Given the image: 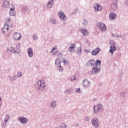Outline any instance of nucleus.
<instances>
[{
	"label": "nucleus",
	"instance_id": "obj_1",
	"mask_svg": "<svg viewBox=\"0 0 128 128\" xmlns=\"http://www.w3.org/2000/svg\"><path fill=\"white\" fill-rule=\"evenodd\" d=\"M46 88V83L44 80H38L37 82V90L38 92H42Z\"/></svg>",
	"mask_w": 128,
	"mask_h": 128
},
{
	"label": "nucleus",
	"instance_id": "obj_2",
	"mask_svg": "<svg viewBox=\"0 0 128 128\" xmlns=\"http://www.w3.org/2000/svg\"><path fill=\"white\" fill-rule=\"evenodd\" d=\"M94 114H98V112H102L104 110V107L102 104H98L94 106Z\"/></svg>",
	"mask_w": 128,
	"mask_h": 128
},
{
	"label": "nucleus",
	"instance_id": "obj_3",
	"mask_svg": "<svg viewBox=\"0 0 128 128\" xmlns=\"http://www.w3.org/2000/svg\"><path fill=\"white\" fill-rule=\"evenodd\" d=\"M110 44H111L110 46V50H109V52L112 54H114V50H116V43L114 42V41L111 40L110 42Z\"/></svg>",
	"mask_w": 128,
	"mask_h": 128
},
{
	"label": "nucleus",
	"instance_id": "obj_4",
	"mask_svg": "<svg viewBox=\"0 0 128 128\" xmlns=\"http://www.w3.org/2000/svg\"><path fill=\"white\" fill-rule=\"evenodd\" d=\"M98 122H100V120H98V118L96 117H94L91 120L92 126H93L94 128H98L100 126Z\"/></svg>",
	"mask_w": 128,
	"mask_h": 128
},
{
	"label": "nucleus",
	"instance_id": "obj_5",
	"mask_svg": "<svg viewBox=\"0 0 128 128\" xmlns=\"http://www.w3.org/2000/svg\"><path fill=\"white\" fill-rule=\"evenodd\" d=\"M96 26L100 28V29L102 32H106V26L104 24L101 22H98Z\"/></svg>",
	"mask_w": 128,
	"mask_h": 128
},
{
	"label": "nucleus",
	"instance_id": "obj_6",
	"mask_svg": "<svg viewBox=\"0 0 128 128\" xmlns=\"http://www.w3.org/2000/svg\"><path fill=\"white\" fill-rule=\"evenodd\" d=\"M100 72V66L98 67L97 66H94L92 68V74H96Z\"/></svg>",
	"mask_w": 128,
	"mask_h": 128
},
{
	"label": "nucleus",
	"instance_id": "obj_7",
	"mask_svg": "<svg viewBox=\"0 0 128 128\" xmlns=\"http://www.w3.org/2000/svg\"><path fill=\"white\" fill-rule=\"evenodd\" d=\"M20 122L22 124H26L28 122V119L26 118L24 116H20L18 118Z\"/></svg>",
	"mask_w": 128,
	"mask_h": 128
},
{
	"label": "nucleus",
	"instance_id": "obj_8",
	"mask_svg": "<svg viewBox=\"0 0 128 128\" xmlns=\"http://www.w3.org/2000/svg\"><path fill=\"white\" fill-rule=\"evenodd\" d=\"M58 16L62 20H66V16L62 11H60L58 14Z\"/></svg>",
	"mask_w": 128,
	"mask_h": 128
},
{
	"label": "nucleus",
	"instance_id": "obj_9",
	"mask_svg": "<svg viewBox=\"0 0 128 128\" xmlns=\"http://www.w3.org/2000/svg\"><path fill=\"white\" fill-rule=\"evenodd\" d=\"M118 0H115L112 4L111 8L114 11L118 10Z\"/></svg>",
	"mask_w": 128,
	"mask_h": 128
},
{
	"label": "nucleus",
	"instance_id": "obj_10",
	"mask_svg": "<svg viewBox=\"0 0 128 128\" xmlns=\"http://www.w3.org/2000/svg\"><path fill=\"white\" fill-rule=\"evenodd\" d=\"M82 86L84 88H88L90 84V81L88 79H84L82 82Z\"/></svg>",
	"mask_w": 128,
	"mask_h": 128
},
{
	"label": "nucleus",
	"instance_id": "obj_11",
	"mask_svg": "<svg viewBox=\"0 0 128 128\" xmlns=\"http://www.w3.org/2000/svg\"><path fill=\"white\" fill-rule=\"evenodd\" d=\"M100 49L99 48H97L92 52L91 54L92 56H98V54H100Z\"/></svg>",
	"mask_w": 128,
	"mask_h": 128
},
{
	"label": "nucleus",
	"instance_id": "obj_12",
	"mask_svg": "<svg viewBox=\"0 0 128 128\" xmlns=\"http://www.w3.org/2000/svg\"><path fill=\"white\" fill-rule=\"evenodd\" d=\"M96 64V61L94 60H90L86 64V66H94Z\"/></svg>",
	"mask_w": 128,
	"mask_h": 128
},
{
	"label": "nucleus",
	"instance_id": "obj_13",
	"mask_svg": "<svg viewBox=\"0 0 128 128\" xmlns=\"http://www.w3.org/2000/svg\"><path fill=\"white\" fill-rule=\"evenodd\" d=\"M13 36L16 40H19L22 38V34L20 33L15 32Z\"/></svg>",
	"mask_w": 128,
	"mask_h": 128
},
{
	"label": "nucleus",
	"instance_id": "obj_14",
	"mask_svg": "<svg viewBox=\"0 0 128 128\" xmlns=\"http://www.w3.org/2000/svg\"><path fill=\"white\" fill-rule=\"evenodd\" d=\"M110 20H114L116 18V14L114 12H111L109 14Z\"/></svg>",
	"mask_w": 128,
	"mask_h": 128
},
{
	"label": "nucleus",
	"instance_id": "obj_15",
	"mask_svg": "<svg viewBox=\"0 0 128 128\" xmlns=\"http://www.w3.org/2000/svg\"><path fill=\"white\" fill-rule=\"evenodd\" d=\"M28 54L29 58H32L34 56V52L32 48H30L28 49Z\"/></svg>",
	"mask_w": 128,
	"mask_h": 128
},
{
	"label": "nucleus",
	"instance_id": "obj_16",
	"mask_svg": "<svg viewBox=\"0 0 128 128\" xmlns=\"http://www.w3.org/2000/svg\"><path fill=\"white\" fill-rule=\"evenodd\" d=\"M94 8L95 10H98V12H100L102 8V6L100 5H98V4H95Z\"/></svg>",
	"mask_w": 128,
	"mask_h": 128
},
{
	"label": "nucleus",
	"instance_id": "obj_17",
	"mask_svg": "<svg viewBox=\"0 0 128 128\" xmlns=\"http://www.w3.org/2000/svg\"><path fill=\"white\" fill-rule=\"evenodd\" d=\"M10 26L8 25L4 24V28H2V32L3 34H4L6 32H6H8V30L9 28H10Z\"/></svg>",
	"mask_w": 128,
	"mask_h": 128
},
{
	"label": "nucleus",
	"instance_id": "obj_18",
	"mask_svg": "<svg viewBox=\"0 0 128 128\" xmlns=\"http://www.w3.org/2000/svg\"><path fill=\"white\" fill-rule=\"evenodd\" d=\"M52 4H54V0H49L47 4L48 8H52Z\"/></svg>",
	"mask_w": 128,
	"mask_h": 128
},
{
	"label": "nucleus",
	"instance_id": "obj_19",
	"mask_svg": "<svg viewBox=\"0 0 128 128\" xmlns=\"http://www.w3.org/2000/svg\"><path fill=\"white\" fill-rule=\"evenodd\" d=\"M9 52H12V54H20L18 52L14 50L13 47H10V48Z\"/></svg>",
	"mask_w": 128,
	"mask_h": 128
},
{
	"label": "nucleus",
	"instance_id": "obj_20",
	"mask_svg": "<svg viewBox=\"0 0 128 128\" xmlns=\"http://www.w3.org/2000/svg\"><path fill=\"white\" fill-rule=\"evenodd\" d=\"M76 48V44H70V47L68 48V50H70V52H72V50Z\"/></svg>",
	"mask_w": 128,
	"mask_h": 128
},
{
	"label": "nucleus",
	"instance_id": "obj_21",
	"mask_svg": "<svg viewBox=\"0 0 128 128\" xmlns=\"http://www.w3.org/2000/svg\"><path fill=\"white\" fill-rule=\"evenodd\" d=\"M8 78H10V82H14V80H16V75L14 74L12 76H8Z\"/></svg>",
	"mask_w": 128,
	"mask_h": 128
},
{
	"label": "nucleus",
	"instance_id": "obj_22",
	"mask_svg": "<svg viewBox=\"0 0 128 128\" xmlns=\"http://www.w3.org/2000/svg\"><path fill=\"white\" fill-rule=\"evenodd\" d=\"M10 14L11 16H14L16 15V11L14 8H12L10 11Z\"/></svg>",
	"mask_w": 128,
	"mask_h": 128
},
{
	"label": "nucleus",
	"instance_id": "obj_23",
	"mask_svg": "<svg viewBox=\"0 0 128 128\" xmlns=\"http://www.w3.org/2000/svg\"><path fill=\"white\" fill-rule=\"evenodd\" d=\"M10 4V2L8 0H5L3 2V6L4 8H8V4Z\"/></svg>",
	"mask_w": 128,
	"mask_h": 128
},
{
	"label": "nucleus",
	"instance_id": "obj_24",
	"mask_svg": "<svg viewBox=\"0 0 128 128\" xmlns=\"http://www.w3.org/2000/svg\"><path fill=\"white\" fill-rule=\"evenodd\" d=\"M61 62L62 60L58 58L56 59L55 60V64L56 66H60Z\"/></svg>",
	"mask_w": 128,
	"mask_h": 128
},
{
	"label": "nucleus",
	"instance_id": "obj_25",
	"mask_svg": "<svg viewBox=\"0 0 128 128\" xmlns=\"http://www.w3.org/2000/svg\"><path fill=\"white\" fill-rule=\"evenodd\" d=\"M50 106L52 108H54L56 106V102L54 100L51 101Z\"/></svg>",
	"mask_w": 128,
	"mask_h": 128
},
{
	"label": "nucleus",
	"instance_id": "obj_26",
	"mask_svg": "<svg viewBox=\"0 0 128 128\" xmlns=\"http://www.w3.org/2000/svg\"><path fill=\"white\" fill-rule=\"evenodd\" d=\"M50 22L52 24H56V20L54 18H51L50 20Z\"/></svg>",
	"mask_w": 128,
	"mask_h": 128
},
{
	"label": "nucleus",
	"instance_id": "obj_27",
	"mask_svg": "<svg viewBox=\"0 0 128 128\" xmlns=\"http://www.w3.org/2000/svg\"><path fill=\"white\" fill-rule=\"evenodd\" d=\"M101 64H102V61H100V60H98L95 62L94 66L98 67V66H100Z\"/></svg>",
	"mask_w": 128,
	"mask_h": 128
},
{
	"label": "nucleus",
	"instance_id": "obj_28",
	"mask_svg": "<svg viewBox=\"0 0 128 128\" xmlns=\"http://www.w3.org/2000/svg\"><path fill=\"white\" fill-rule=\"evenodd\" d=\"M80 32L84 36H88V32L86 30H81Z\"/></svg>",
	"mask_w": 128,
	"mask_h": 128
},
{
	"label": "nucleus",
	"instance_id": "obj_29",
	"mask_svg": "<svg viewBox=\"0 0 128 128\" xmlns=\"http://www.w3.org/2000/svg\"><path fill=\"white\" fill-rule=\"evenodd\" d=\"M50 52H53V54L54 55L56 54V52H58V49L56 47H54Z\"/></svg>",
	"mask_w": 128,
	"mask_h": 128
},
{
	"label": "nucleus",
	"instance_id": "obj_30",
	"mask_svg": "<svg viewBox=\"0 0 128 128\" xmlns=\"http://www.w3.org/2000/svg\"><path fill=\"white\" fill-rule=\"evenodd\" d=\"M126 92H120V96L121 98H126Z\"/></svg>",
	"mask_w": 128,
	"mask_h": 128
},
{
	"label": "nucleus",
	"instance_id": "obj_31",
	"mask_svg": "<svg viewBox=\"0 0 128 128\" xmlns=\"http://www.w3.org/2000/svg\"><path fill=\"white\" fill-rule=\"evenodd\" d=\"M32 38L34 40H38V36L36 34H34L32 36Z\"/></svg>",
	"mask_w": 128,
	"mask_h": 128
},
{
	"label": "nucleus",
	"instance_id": "obj_32",
	"mask_svg": "<svg viewBox=\"0 0 128 128\" xmlns=\"http://www.w3.org/2000/svg\"><path fill=\"white\" fill-rule=\"evenodd\" d=\"M28 10V8L26 6H23L22 8V12H26Z\"/></svg>",
	"mask_w": 128,
	"mask_h": 128
},
{
	"label": "nucleus",
	"instance_id": "obj_33",
	"mask_svg": "<svg viewBox=\"0 0 128 128\" xmlns=\"http://www.w3.org/2000/svg\"><path fill=\"white\" fill-rule=\"evenodd\" d=\"M83 24L84 25V26H88V21L86 20H84Z\"/></svg>",
	"mask_w": 128,
	"mask_h": 128
},
{
	"label": "nucleus",
	"instance_id": "obj_34",
	"mask_svg": "<svg viewBox=\"0 0 128 128\" xmlns=\"http://www.w3.org/2000/svg\"><path fill=\"white\" fill-rule=\"evenodd\" d=\"M72 92V88L66 89L65 90L64 94H70Z\"/></svg>",
	"mask_w": 128,
	"mask_h": 128
},
{
	"label": "nucleus",
	"instance_id": "obj_35",
	"mask_svg": "<svg viewBox=\"0 0 128 128\" xmlns=\"http://www.w3.org/2000/svg\"><path fill=\"white\" fill-rule=\"evenodd\" d=\"M58 68H59L60 72H64V67H62V65H60L59 66H58Z\"/></svg>",
	"mask_w": 128,
	"mask_h": 128
},
{
	"label": "nucleus",
	"instance_id": "obj_36",
	"mask_svg": "<svg viewBox=\"0 0 128 128\" xmlns=\"http://www.w3.org/2000/svg\"><path fill=\"white\" fill-rule=\"evenodd\" d=\"M4 122H5V123H4V122H3L2 124H3V125H4V128H5L6 124V122H8V119H6V118H5V119H4Z\"/></svg>",
	"mask_w": 128,
	"mask_h": 128
},
{
	"label": "nucleus",
	"instance_id": "obj_37",
	"mask_svg": "<svg viewBox=\"0 0 128 128\" xmlns=\"http://www.w3.org/2000/svg\"><path fill=\"white\" fill-rule=\"evenodd\" d=\"M22 76V72H18L17 73V76H18V78H20Z\"/></svg>",
	"mask_w": 128,
	"mask_h": 128
},
{
	"label": "nucleus",
	"instance_id": "obj_38",
	"mask_svg": "<svg viewBox=\"0 0 128 128\" xmlns=\"http://www.w3.org/2000/svg\"><path fill=\"white\" fill-rule=\"evenodd\" d=\"M6 22H10V18L9 17V16L6 17Z\"/></svg>",
	"mask_w": 128,
	"mask_h": 128
},
{
	"label": "nucleus",
	"instance_id": "obj_39",
	"mask_svg": "<svg viewBox=\"0 0 128 128\" xmlns=\"http://www.w3.org/2000/svg\"><path fill=\"white\" fill-rule=\"evenodd\" d=\"M84 121L85 122H90V118H88V116L85 117Z\"/></svg>",
	"mask_w": 128,
	"mask_h": 128
},
{
	"label": "nucleus",
	"instance_id": "obj_40",
	"mask_svg": "<svg viewBox=\"0 0 128 128\" xmlns=\"http://www.w3.org/2000/svg\"><path fill=\"white\" fill-rule=\"evenodd\" d=\"M5 118L6 120H10V116L8 114H6Z\"/></svg>",
	"mask_w": 128,
	"mask_h": 128
},
{
	"label": "nucleus",
	"instance_id": "obj_41",
	"mask_svg": "<svg viewBox=\"0 0 128 128\" xmlns=\"http://www.w3.org/2000/svg\"><path fill=\"white\" fill-rule=\"evenodd\" d=\"M115 38H122V35L117 34L115 36Z\"/></svg>",
	"mask_w": 128,
	"mask_h": 128
},
{
	"label": "nucleus",
	"instance_id": "obj_42",
	"mask_svg": "<svg viewBox=\"0 0 128 128\" xmlns=\"http://www.w3.org/2000/svg\"><path fill=\"white\" fill-rule=\"evenodd\" d=\"M70 80H76V76H72Z\"/></svg>",
	"mask_w": 128,
	"mask_h": 128
},
{
	"label": "nucleus",
	"instance_id": "obj_43",
	"mask_svg": "<svg viewBox=\"0 0 128 128\" xmlns=\"http://www.w3.org/2000/svg\"><path fill=\"white\" fill-rule=\"evenodd\" d=\"M76 92H78L79 94L80 93V88H78L76 89Z\"/></svg>",
	"mask_w": 128,
	"mask_h": 128
},
{
	"label": "nucleus",
	"instance_id": "obj_44",
	"mask_svg": "<svg viewBox=\"0 0 128 128\" xmlns=\"http://www.w3.org/2000/svg\"><path fill=\"white\" fill-rule=\"evenodd\" d=\"M78 52H80V54L82 52V47H79L78 48Z\"/></svg>",
	"mask_w": 128,
	"mask_h": 128
},
{
	"label": "nucleus",
	"instance_id": "obj_45",
	"mask_svg": "<svg viewBox=\"0 0 128 128\" xmlns=\"http://www.w3.org/2000/svg\"><path fill=\"white\" fill-rule=\"evenodd\" d=\"M58 56L60 57V58H62V54L60 53V52H59L58 53Z\"/></svg>",
	"mask_w": 128,
	"mask_h": 128
},
{
	"label": "nucleus",
	"instance_id": "obj_46",
	"mask_svg": "<svg viewBox=\"0 0 128 128\" xmlns=\"http://www.w3.org/2000/svg\"><path fill=\"white\" fill-rule=\"evenodd\" d=\"M0 106H2V98L0 96Z\"/></svg>",
	"mask_w": 128,
	"mask_h": 128
},
{
	"label": "nucleus",
	"instance_id": "obj_47",
	"mask_svg": "<svg viewBox=\"0 0 128 128\" xmlns=\"http://www.w3.org/2000/svg\"><path fill=\"white\" fill-rule=\"evenodd\" d=\"M62 62H66V60H64V58L62 60Z\"/></svg>",
	"mask_w": 128,
	"mask_h": 128
},
{
	"label": "nucleus",
	"instance_id": "obj_48",
	"mask_svg": "<svg viewBox=\"0 0 128 128\" xmlns=\"http://www.w3.org/2000/svg\"><path fill=\"white\" fill-rule=\"evenodd\" d=\"M116 34H112V36L114 37Z\"/></svg>",
	"mask_w": 128,
	"mask_h": 128
},
{
	"label": "nucleus",
	"instance_id": "obj_49",
	"mask_svg": "<svg viewBox=\"0 0 128 128\" xmlns=\"http://www.w3.org/2000/svg\"><path fill=\"white\" fill-rule=\"evenodd\" d=\"M75 126H78V124H76Z\"/></svg>",
	"mask_w": 128,
	"mask_h": 128
},
{
	"label": "nucleus",
	"instance_id": "obj_50",
	"mask_svg": "<svg viewBox=\"0 0 128 128\" xmlns=\"http://www.w3.org/2000/svg\"><path fill=\"white\" fill-rule=\"evenodd\" d=\"M5 0H3V2H5Z\"/></svg>",
	"mask_w": 128,
	"mask_h": 128
},
{
	"label": "nucleus",
	"instance_id": "obj_51",
	"mask_svg": "<svg viewBox=\"0 0 128 128\" xmlns=\"http://www.w3.org/2000/svg\"><path fill=\"white\" fill-rule=\"evenodd\" d=\"M64 128H66V125H65V126H64Z\"/></svg>",
	"mask_w": 128,
	"mask_h": 128
},
{
	"label": "nucleus",
	"instance_id": "obj_52",
	"mask_svg": "<svg viewBox=\"0 0 128 128\" xmlns=\"http://www.w3.org/2000/svg\"><path fill=\"white\" fill-rule=\"evenodd\" d=\"M11 28H12V25H11Z\"/></svg>",
	"mask_w": 128,
	"mask_h": 128
},
{
	"label": "nucleus",
	"instance_id": "obj_53",
	"mask_svg": "<svg viewBox=\"0 0 128 128\" xmlns=\"http://www.w3.org/2000/svg\"><path fill=\"white\" fill-rule=\"evenodd\" d=\"M8 50H10L8 48Z\"/></svg>",
	"mask_w": 128,
	"mask_h": 128
},
{
	"label": "nucleus",
	"instance_id": "obj_54",
	"mask_svg": "<svg viewBox=\"0 0 128 128\" xmlns=\"http://www.w3.org/2000/svg\"><path fill=\"white\" fill-rule=\"evenodd\" d=\"M18 45L20 46V44H18Z\"/></svg>",
	"mask_w": 128,
	"mask_h": 128
}]
</instances>
